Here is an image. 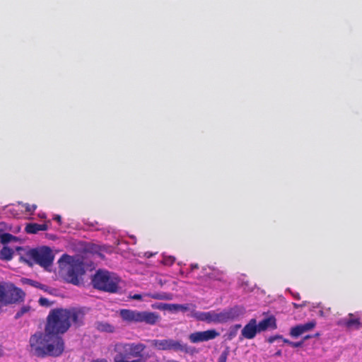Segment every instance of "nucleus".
Returning <instances> with one entry per match:
<instances>
[{
  "mask_svg": "<svg viewBox=\"0 0 362 362\" xmlns=\"http://www.w3.org/2000/svg\"><path fill=\"white\" fill-rule=\"evenodd\" d=\"M30 353L38 357H57L62 354L64 350V342L59 336H54L37 332L31 335L29 339Z\"/></svg>",
  "mask_w": 362,
  "mask_h": 362,
  "instance_id": "f257e3e1",
  "label": "nucleus"
},
{
  "mask_svg": "<svg viewBox=\"0 0 362 362\" xmlns=\"http://www.w3.org/2000/svg\"><path fill=\"white\" fill-rule=\"evenodd\" d=\"M146 346L141 342H117L113 346L114 362H146L144 352Z\"/></svg>",
  "mask_w": 362,
  "mask_h": 362,
  "instance_id": "f03ea898",
  "label": "nucleus"
},
{
  "mask_svg": "<svg viewBox=\"0 0 362 362\" xmlns=\"http://www.w3.org/2000/svg\"><path fill=\"white\" fill-rule=\"evenodd\" d=\"M71 327L66 309L55 308L50 310L45 325V332L54 336L65 333Z\"/></svg>",
  "mask_w": 362,
  "mask_h": 362,
  "instance_id": "7ed1b4c3",
  "label": "nucleus"
},
{
  "mask_svg": "<svg viewBox=\"0 0 362 362\" xmlns=\"http://www.w3.org/2000/svg\"><path fill=\"white\" fill-rule=\"evenodd\" d=\"M119 278L107 270L98 269L91 278L93 287L98 291L115 293L119 290Z\"/></svg>",
  "mask_w": 362,
  "mask_h": 362,
  "instance_id": "20e7f679",
  "label": "nucleus"
},
{
  "mask_svg": "<svg viewBox=\"0 0 362 362\" xmlns=\"http://www.w3.org/2000/svg\"><path fill=\"white\" fill-rule=\"evenodd\" d=\"M119 315L124 322L131 323H145L155 325L160 320V316L156 312L139 311L136 310L121 309Z\"/></svg>",
  "mask_w": 362,
  "mask_h": 362,
  "instance_id": "39448f33",
  "label": "nucleus"
},
{
  "mask_svg": "<svg viewBox=\"0 0 362 362\" xmlns=\"http://www.w3.org/2000/svg\"><path fill=\"white\" fill-rule=\"evenodd\" d=\"M25 293L13 284L0 283V306H7L23 300Z\"/></svg>",
  "mask_w": 362,
  "mask_h": 362,
  "instance_id": "423d86ee",
  "label": "nucleus"
},
{
  "mask_svg": "<svg viewBox=\"0 0 362 362\" xmlns=\"http://www.w3.org/2000/svg\"><path fill=\"white\" fill-rule=\"evenodd\" d=\"M26 256L44 268L50 267L54 260V255L49 247L30 249L26 252Z\"/></svg>",
  "mask_w": 362,
  "mask_h": 362,
  "instance_id": "0eeeda50",
  "label": "nucleus"
},
{
  "mask_svg": "<svg viewBox=\"0 0 362 362\" xmlns=\"http://www.w3.org/2000/svg\"><path fill=\"white\" fill-rule=\"evenodd\" d=\"M151 346L159 351H182L186 354L190 352L187 344L173 339H152L150 340Z\"/></svg>",
  "mask_w": 362,
  "mask_h": 362,
  "instance_id": "6e6552de",
  "label": "nucleus"
},
{
  "mask_svg": "<svg viewBox=\"0 0 362 362\" xmlns=\"http://www.w3.org/2000/svg\"><path fill=\"white\" fill-rule=\"evenodd\" d=\"M86 271L82 261L78 259L73 260L69 263L66 273V279L68 282L79 286L83 284V276Z\"/></svg>",
  "mask_w": 362,
  "mask_h": 362,
  "instance_id": "1a4fd4ad",
  "label": "nucleus"
},
{
  "mask_svg": "<svg viewBox=\"0 0 362 362\" xmlns=\"http://www.w3.org/2000/svg\"><path fill=\"white\" fill-rule=\"evenodd\" d=\"M241 314L242 311L238 307L230 308L222 312L216 313V323H225L228 321L234 320Z\"/></svg>",
  "mask_w": 362,
  "mask_h": 362,
  "instance_id": "9d476101",
  "label": "nucleus"
},
{
  "mask_svg": "<svg viewBox=\"0 0 362 362\" xmlns=\"http://www.w3.org/2000/svg\"><path fill=\"white\" fill-rule=\"evenodd\" d=\"M219 336V333L215 329H208L203 332H195L189 336V339L192 343L206 341L215 339Z\"/></svg>",
  "mask_w": 362,
  "mask_h": 362,
  "instance_id": "9b49d317",
  "label": "nucleus"
},
{
  "mask_svg": "<svg viewBox=\"0 0 362 362\" xmlns=\"http://www.w3.org/2000/svg\"><path fill=\"white\" fill-rule=\"evenodd\" d=\"M68 320L76 327H79L83 325L85 313L79 308H73L66 309Z\"/></svg>",
  "mask_w": 362,
  "mask_h": 362,
  "instance_id": "f8f14e48",
  "label": "nucleus"
},
{
  "mask_svg": "<svg viewBox=\"0 0 362 362\" xmlns=\"http://www.w3.org/2000/svg\"><path fill=\"white\" fill-rule=\"evenodd\" d=\"M348 329H358L362 327V320L357 313H349L346 318L343 319L339 323Z\"/></svg>",
  "mask_w": 362,
  "mask_h": 362,
  "instance_id": "ddd939ff",
  "label": "nucleus"
},
{
  "mask_svg": "<svg viewBox=\"0 0 362 362\" xmlns=\"http://www.w3.org/2000/svg\"><path fill=\"white\" fill-rule=\"evenodd\" d=\"M316 326L315 321H310L305 324L298 325L291 328L290 335L292 337L296 338L301 334L312 330Z\"/></svg>",
  "mask_w": 362,
  "mask_h": 362,
  "instance_id": "4468645a",
  "label": "nucleus"
},
{
  "mask_svg": "<svg viewBox=\"0 0 362 362\" xmlns=\"http://www.w3.org/2000/svg\"><path fill=\"white\" fill-rule=\"evenodd\" d=\"M257 332V321L255 319H251L242 329L241 334L243 337L240 338V340H242L243 338L252 339L256 336Z\"/></svg>",
  "mask_w": 362,
  "mask_h": 362,
  "instance_id": "2eb2a0df",
  "label": "nucleus"
},
{
  "mask_svg": "<svg viewBox=\"0 0 362 362\" xmlns=\"http://www.w3.org/2000/svg\"><path fill=\"white\" fill-rule=\"evenodd\" d=\"M258 328V332H262L265 331L269 328L272 329H276V319L273 316H270L269 317L263 319L262 321L259 322L258 325H257Z\"/></svg>",
  "mask_w": 362,
  "mask_h": 362,
  "instance_id": "dca6fc26",
  "label": "nucleus"
},
{
  "mask_svg": "<svg viewBox=\"0 0 362 362\" xmlns=\"http://www.w3.org/2000/svg\"><path fill=\"white\" fill-rule=\"evenodd\" d=\"M194 316L200 321H204L208 323H216V312L214 310L209 312H199L196 313Z\"/></svg>",
  "mask_w": 362,
  "mask_h": 362,
  "instance_id": "f3484780",
  "label": "nucleus"
},
{
  "mask_svg": "<svg viewBox=\"0 0 362 362\" xmlns=\"http://www.w3.org/2000/svg\"><path fill=\"white\" fill-rule=\"evenodd\" d=\"M48 229L46 223L39 224L37 223H28L25 228V230L28 234H35L39 231H45Z\"/></svg>",
  "mask_w": 362,
  "mask_h": 362,
  "instance_id": "a211bd4d",
  "label": "nucleus"
},
{
  "mask_svg": "<svg viewBox=\"0 0 362 362\" xmlns=\"http://www.w3.org/2000/svg\"><path fill=\"white\" fill-rule=\"evenodd\" d=\"M95 328L100 332L112 333L115 332V327L107 322H96Z\"/></svg>",
  "mask_w": 362,
  "mask_h": 362,
  "instance_id": "6ab92c4d",
  "label": "nucleus"
},
{
  "mask_svg": "<svg viewBox=\"0 0 362 362\" xmlns=\"http://www.w3.org/2000/svg\"><path fill=\"white\" fill-rule=\"evenodd\" d=\"M13 254L14 252L11 248L4 246L0 250V259L1 260L10 261L13 258Z\"/></svg>",
  "mask_w": 362,
  "mask_h": 362,
  "instance_id": "aec40b11",
  "label": "nucleus"
},
{
  "mask_svg": "<svg viewBox=\"0 0 362 362\" xmlns=\"http://www.w3.org/2000/svg\"><path fill=\"white\" fill-rule=\"evenodd\" d=\"M18 238L8 233H0V242L3 245L9 243L11 241H17Z\"/></svg>",
  "mask_w": 362,
  "mask_h": 362,
  "instance_id": "412c9836",
  "label": "nucleus"
},
{
  "mask_svg": "<svg viewBox=\"0 0 362 362\" xmlns=\"http://www.w3.org/2000/svg\"><path fill=\"white\" fill-rule=\"evenodd\" d=\"M23 283L25 284H27L28 285H30L35 288H40L42 291H46L47 289V286L44 285V284H42L41 283L38 282V281H33L32 279H23Z\"/></svg>",
  "mask_w": 362,
  "mask_h": 362,
  "instance_id": "4be33fe9",
  "label": "nucleus"
},
{
  "mask_svg": "<svg viewBox=\"0 0 362 362\" xmlns=\"http://www.w3.org/2000/svg\"><path fill=\"white\" fill-rule=\"evenodd\" d=\"M241 327V325L237 324L230 327L229 331L227 334V339L228 340H232L234 339L239 330V329Z\"/></svg>",
  "mask_w": 362,
  "mask_h": 362,
  "instance_id": "5701e85b",
  "label": "nucleus"
},
{
  "mask_svg": "<svg viewBox=\"0 0 362 362\" xmlns=\"http://www.w3.org/2000/svg\"><path fill=\"white\" fill-rule=\"evenodd\" d=\"M30 309V306H23L15 315V319H18L21 317L25 313H28Z\"/></svg>",
  "mask_w": 362,
  "mask_h": 362,
  "instance_id": "b1692460",
  "label": "nucleus"
},
{
  "mask_svg": "<svg viewBox=\"0 0 362 362\" xmlns=\"http://www.w3.org/2000/svg\"><path fill=\"white\" fill-rule=\"evenodd\" d=\"M283 341L285 343V344H287L288 345H290L292 347H294V348H296V347H300L303 346V341H296V342H293V341H291L287 339H283Z\"/></svg>",
  "mask_w": 362,
  "mask_h": 362,
  "instance_id": "393cba45",
  "label": "nucleus"
},
{
  "mask_svg": "<svg viewBox=\"0 0 362 362\" xmlns=\"http://www.w3.org/2000/svg\"><path fill=\"white\" fill-rule=\"evenodd\" d=\"M38 303L41 306H43V307L47 308V307H49L52 305V303H50L47 298H44V297L40 298Z\"/></svg>",
  "mask_w": 362,
  "mask_h": 362,
  "instance_id": "a878e982",
  "label": "nucleus"
},
{
  "mask_svg": "<svg viewBox=\"0 0 362 362\" xmlns=\"http://www.w3.org/2000/svg\"><path fill=\"white\" fill-rule=\"evenodd\" d=\"M167 310L172 312V313H177V304H168Z\"/></svg>",
  "mask_w": 362,
  "mask_h": 362,
  "instance_id": "bb28decb",
  "label": "nucleus"
},
{
  "mask_svg": "<svg viewBox=\"0 0 362 362\" xmlns=\"http://www.w3.org/2000/svg\"><path fill=\"white\" fill-rule=\"evenodd\" d=\"M228 354V351L222 352V354H221L218 359V362H226Z\"/></svg>",
  "mask_w": 362,
  "mask_h": 362,
  "instance_id": "cd10ccee",
  "label": "nucleus"
},
{
  "mask_svg": "<svg viewBox=\"0 0 362 362\" xmlns=\"http://www.w3.org/2000/svg\"><path fill=\"white\" fill-rule=\"evenodd\" d=\"M189 310V305L188 304H177V312L182 311L185 312Z\"/></svg>",
  "mask_w": 362,
  "mask_h": 362,
  "instance_id": "c85d7f7f",
  "label": "nucleus"
},
{
  "mask_svg": "<svg viewBox=\"0 0 362 362\" xmlns=\"http://www.w3.org/2000/svg\"><path fill=\"white\" fill-rule=\"evenodd\" d=\"M147 296L153 299H158V300L165 298V296L160 293L147 294Z\"/></svg>",
  "mask_w": 362,
  "mask_h": 362,
  "instance_id": "c756f323",
  "label": "nucleus"
},
{
  "mask_svg": "<svg viewBox=\"0 0 362 362\" xmlns=\"http://www.w3.org/2000/svg\"><path fill=\"white\" fill-rule=\"evenodd\" d=\"M277 339H282L281 335L272 336L268 338L267 341L270 344L274 343Z\"/></svg>",
  "mask_w": 362,
  "mask_h": 362,
  "instance_id": "7c9ffc66",
  "label": "nucleus"
},
{
  "mask_svg": "<svg viewBox=\"0 0 362 362\" xmlns=\"http://www.w3.org/2000/svg\"><path fill=\"white\" fill-rule=\"evenodd\" d=\"M175 261V258L174 257L170 256L165 259V264H173Z\"/></svg>",
  "mask_w": 362,
  "mask_h": 362,
  "instance_id": "2f4dec72",
  "label": "nucleus"
},
{
  "mask_svg": "<svg viewBox=\"0 0 362 362\" xmlns=\"http://www.w3.org/2000/svg\"><path fill=\"white\" fill-rule=\"evenodd\" d=\"M168 304V303H159V304L156 306V308H157L158 309H160V310H167Z\"/></svg>",
  "mask_w": 362,
  "mask_h": 362,
  "instance_id": "473e14b6",
  "label": "nucleus"
},
{
  "mask_svg": "<svg viewBox=\"0 0 362 362\" xmlns=\"http://www.w3.org/2000/svg\"><path fill=\"white\" fill-rule=\"evenodd\" d=\"M37 206L35 204H33V205H28L26 206V211H29V212H34L35 210L36 209Z\"/></svg>",
  "mask_w": 362,
  "mask_h": 362,
  "instance_id": "72a5a7b5",
  "label": "nucleus"
},
{
  "mask_svg": "<svg viewBox=\"0 0 362 362\" xmlns=\"http://www.w3.org/2000/svg\"><path fill=\"white\" fill-rule=\"evenodd\" d=\"M305 305V303H303V304H298V303H293V306L295 308H302V307H304Z\"/></svg>",
  "mask_w": 362,
  "mask_h": 362,
  "instance_id": "f704fd0d",
  "label": "nucleus"
},
{
  "mask_svg": "<svg viewBox=\"0 0 362 362\" xmlns=\"http://www.w3.org/2000/svg\"><path fill=\"white\" fill-rule=\"evenodd\" d=\"M132 298L134 300H141L142 299V296L141 294H134Z\"/></svg>",
  "mask_w": 362,
  "mask_h": 362,
  "instance_id": "c9c22d12",
  "label": "nucleus"
},
{
  "mask_svg": "<svg viewBox=\"0 0 362 362\" xmlns=\"http://www.w3.org/2000/svg\"><path fill=\"white\" fill-rule=\"evenodd\" d=\"M90 362H108L105 358H97L91 361Z\"/></svg>",
  "mask_w": 362,
  "mask_h": 362,
  "instance_id": "e433bc0d",
  "label": "nucleus"
},
{
  "mask_svg": "<svg viewBox=\"0 0 362 362\" xmlns=\"http://www.w3.org/2000/svg\"><path fill=\"white\" fill-rule=\"evenodd\" d=\"M54 220L57 221L60 224L62 222V217L59 215H56L54 217Z\"/></svg>",
  "mask_w": 362,
  "mask_h": 362,
  "instance_id": "4c0bfd02",
  "label": "nucleus"
},
{
  "mask_svg": "<svg viewBox=\"0 0 362 362\" xmlns=\"http://www.w3.org/2000/svg\"><path fill=\"white\" fill-rule=\"evenodd\" d=\"M293 296L296 300H300V294L298 293H293Z\"/></svg>",
  "mask_w": 362,
  "mask_h": 362,
  "instance_id": "58836bf2",
  "label": "nucleus"
},
{
  "mask_svg": "<svg viewBox=\"0 0 362 362\" xmlns=\"http://www.w3.org/2000/svg\"><path fill=\"white\" fill-rule=\"evenodd\" d=\"M199 268V266L197 264H191V269L193 270V269H198Z\"/></svg>",
  "mask_w": 362,
  "mask_h": 362,
  "instance_id": "ea45409f",
  "label": "nucleus"
},
{
  "mask_svg": "<svg viewBox=\"0 0 362 362\" xmlns=\"http://www.w3.org/2000/svg\"><path fill=\"white\" fill-rule=\"evenodd\" d=\"M4 350L2 349V346L0 345V358L4 356Z\"/></svg>",
  "mask_w": 362,
  "mask_h": 362,
  "instance_id": "a19ab883",
  "label": "nucleus"
},
{
  "mask_svg": "<svg viewBox=\"0 0 362 362\" xmlns=\"http://www.w3.org/2000/svg\"><path fill=\"white\" fill-rule=\"evenodd\" d=\"M311 337H312V336H311V335H306V336H305V337H303V340H302V341H303V342H304L305 340H307V339H310V338H311Z\"/></svg>",
  "mask_w": 362,
  "mask_h": 362,
  "instance_id": "79ce46f5",
  "label": "nucleus"
},
{
  "mask_svg": "<svg viewBox=\"0 0 362 362\" xmlns=\"http://www.w3.org/2000/svg\"><path fill=\"white\" fill-rule=\"evenodd\" d=\"M276 356H281V350H279L277 351L275 354H274Z\"/></svg>",
  "mask_w": 362,
  "mask_h": 362,
  "instance_id": "37998d69",
  "label": "nucleus"
},
{
  "mask_svg": "<svg viewBox=\"0 0 362 362\" xmlns=\"http://www.w3.org/2000/svg\"><path fill=\"white\" fill-rule=\"evenodd\" d=\"M168 362H179V361H175V360H170V361H168Z\"/></svg>",
  "mask_w": 362,
  "mask_h": 362,
  "instance_id": "c03bdc74",
  "label": "nucleus"
}]
</instances>
